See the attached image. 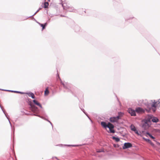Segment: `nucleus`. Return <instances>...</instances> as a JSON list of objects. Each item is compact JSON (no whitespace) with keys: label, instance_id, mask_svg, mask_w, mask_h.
Segmentation results:
<instances>
[{"label":"nucleus","instance_id":"obj_1","mask_svg":"<svg viewBox=\"0 0 160 160\" xmlns=\"http://www.w3.org/2000/svg\"><path fill=\"white\" fill-rule=\"evenodd\" d=\"M101 125L103 127L106 129L107 128H108L110 132L113 133L115 132V131L113 129L114 126L110 123L108 122L107 124L106 122H101Z\"/></svg>","mask_w":160,"mask_h":160},{"label":"nucleus","instance_id":"obj_2","mask_svg":"<svg viewBox=\"0 0 160 160\" xmlns=\"http://www.w3.org/2000/svg\"><path fill=\"white\" fill-rule=\"evenodd\" d=\"M152 117V116H149V118H147V119L142 121V127L144 129H147L151 125L150 119Z\"/></svg>","mask_w":160,"mask_h":160},{"label":"nucleus","instance_id":"obj_3","mask_svg":"<svg viewBox=\"0 0 160 160\" xmlns=\"http://www.w3.org/2000/svg\"><path fill=\"white\" fill-rule=\"evenodd\" d=\"M149 116H152V118L150 119V122L152 121L154 122H158V119L156 117H153L152 115H148V116L147 118H149Z\"/></svg>","mask_w":160,"mask_h":160},{"label":"nucleus","instance_id":"obj_4","mask_svg":"<svg viewBox=\"0 0 160 160\" xmlns=\"http://www.w3.org/2000/svg\"><path fill=\"white\" fill-rule=\"evenodd\" d=\"M119 119V117H112L110 118V121L111 122H117Z\"/></svg>","mask_w":160,"mask_h":160},{"label":"nucleus","instance_id":"obj_5","mask_svg":"<svg viewBox=\"0 0 160 160\" xmlns=\"http://www.w3.org/2000/svg\"><path fill=\"white\" fill-rule=\"evenodd\" d=\"M132 146V144L130 143H125L122 148L123 149H125L131 147Z\"/></svg>","mask_w":160,"mask_h":160},{"label":"nucleus","instance_id":"obj_6","mask_svg":"<svg viewBox=\"0 0 160 160\" xmlns=\"http://www.w3.org/2000/svg\"><path fill=\"white\" fill-rule=\"evenodd\" d=\"M128 112L132 116H135L136 115L135 111L131 108L128 109Z\"/></svg>","mask_w":160,"mask_h":160},{"label":"nucleus","instance_id":"obj_7","mask_svg":"<svg viewBox=\"0 0 160 160\" xmlns=\"http://www.w3.org/2000/svg\"><path fill=\"white\" fill-rule=\"evenodd\" d=\"M130 128L131 130L135 132L138 135V131L137 130L136 128L134 126V125L133 124L131 125L130 126Z\"/></svg>","mask_w":160,"mask_h":160},{"label":"nucleus","instance_id":"obj_8","mask_svg":"<svg viewBox=\"0 0 160 160\" xmlns=\"http://www.w3.org/2000/svg\"><path fill=\"white\" fill-rule=\"evenodd\" d=\"M136 112L137 113H141L143 112L144 111L143 109L140 108H138L136 109Z\"/></svg>","mask_w":160,"mask_h":160},{"label":"nucleus","instance_id":"obj_9","mask_svg":"<svg viewBox=\"0 0 160 160\" xmlns=\"http://www.w3.org/2000/svg\"><path fill=\"white\" fill-rule=\"evenodd\" d=\"M156 104L157 102H154L152 105V107L154 108H152V110L153 112H155L156 111V108L157 106Z\"/></svg>","mask_w":160,"mask_h":160},{"label":"nucleus","instance_id":"obj_10","mask_svg":"<svg viewBox=\"0 0 160 160\" xmlns=\"http://www.w3.org/2000/svg\"><path fill=\"white\" fill-rule=\"evenodd\" d=\"M25 94H27L29 97H31L32 98H35L34 94L31 92L25 93Z\"/></svg>","mask_w":160,"mask_h":160},{"label":"nucleus","instance_id":"obj_11","mask_svg":"<svg viewBox=\"0 0 160 160\" xmlns=\"http://www.w3.org/2000/svg\"><path fill=\"white\" fill-rule=\"evenodd\" d=\"M48 87H47L46 88L45 90L44 91V95L45 96H47L48 95L49 93V91L48 90Z\"/></svg>","mask_w":160,"mask_h":160},{"label":"nucleus","instance_id":"obj_12","mask_svg":"<svg viewBox=\"0 0 160 160\" xmlns=\"http://www.w3.org/2000/svg\"><path fill=\"white\" fill-rule=\"evenodd\" d=\"M33 102L36 105H37L38 106H39L40 108H42V106L37 101L34 100H33Z\"/></svg>","mask_w":160,"mask_h":160},{"label":"nucleus","instance_id":"obj_13","mask_svg":"<svg viewBox=\"0 0 160 160\" xmlns=\"http://www.w3.org/2000/svg\"><path fill=\"white\" fill-rule=\"evenodd\" d=\"M38 23L41 27H42V30H43L45 28V26L47 25V24L46 23H45L44 25L42 24H41L39 22Z\"/></svg>","mask_w":160,"mask_h":160},{"label":"nucleus","instance_id":"obj_14","mask_svg":"<svg viewBox=\"0 0 160 160\" xmlns=\"http://www.w3.org/2000/svg\"><path fill=\"white\" fill-rule=\"evenodd\" d=\"M48 3L47 2H45L44 4V8H47L48 6Z\"/></svg>","mask_w":160,"mask_h":160},{"label":"nucleus","instance_id":"obj_15","mask_svg":"<svg viewBox=\"0 0 160 160\" xmlns=\"http://www.w3.org/2000/svg\"><path fill=\"white\" fill-rule=\"evenodd\" d=\"M112 139L113 140H115V141L117 142H118L120 141V139L116 137H113Z\"/></svg>","mask_w":160,"mask_h":160},{"label":"nucleus","instance_id":"obj_16","mask_svg":"<svg viewBox=\"0 0 160 160\" xmlns=\"http://www.w3.org/2000/svg\"><path fill=\"white\" fill-rule=\"evenodd\" d=\"M123 115V113L121 112H118V115L117 117H119V119L120 118V117H122Z\"/></svg>","mask_w":160,"mask_h":160},{"label":"nucleus","instance_id":"obj_17","mask_svg":"<svg viewBox=\"0 0 160 160\" xmlns=\"http://www.w3.org/2000/svg\"><path fill=\"white\" fill-rule=\"evenodd\" d=\"M146 134L147 135H148L149 136L152 138V139L155 138L153 136H152L148 132H147L146 133Z\"/></svg>","mask_w":160,"mask_h":160},{"label":"nucleus","instance_id":"obj_18","mask_svg":"<svg viewBox=\"0 0 160 160\" xmlns=\"http://www.w3.org/2000/svg\"><path fill=\"white\" fill-rule=\"evenodd\" d=\"M143 138V139H144L147 142H151V141L149 139H145L144 138Z\"/></svg>","mask_w":160,"mask_h":160},{"label":"nucleus","instance_id":"obj_19","mask_svg":"<svg viewBox=\"0 0 160 160\" xmlns=\"http://www.w3.org/2000/svg\"><path fill=\"white\" fill-rule=\"evenodd\" d=\"M103 151V150H98L97 151V152H102Z\"/></svg>","mask_w":160,"mask_h":160},{"label":"nucleus","instance_id":"obj_20","mask_svg":"<svg viewBox=\"0 0 160 160\" xmlns=\"http://www.w3.org/2000/svg\"><path fill=\"white\" fill-rule=\"evenodd\" d=\"M155 132H158L160 133V130L159 129H155Z\"/></svg>","mask_w":160,"mask_h":160},{"label":"nucleus","instance_id":"obj_21","mask_svg":"<svg viewBox=\"0 0 160 160\" xmlns=\"http://www.w3.org/2000/svg\"><path fill=\"white\" fill-rule=\"evenodd\" d=\"M114 147L115 148L118 147V145L114 144Z\"/></svg>","mask_w":160,"mask_h":160},{"label":"nucleus","instance_id":"obj_22","mask_svg":"<svg viewBox=\"0 0 160 160\" xmlns=\"http://www.w3.org/2000/svg\"><path fill=\"white\" fill-rule=\"evenodd\" d=\"M16 92L18 93H21V94H24L25 93L24 92H18V91Z\"/></svg>","mask_w":160,"mask_h":160},{"label":"nucleus","instance_id":"obj_23","mask_svg":"<svg viewBox=\"0 0 160 160\" xmlns=\"http://www.w3.org/2000/svg\"><path fill=\"white\" fill-rule=\"evenodd\" d=\"M40 9V8L38 10H37L35 13L34 14V15H35V14H36L38 12V11Z\"/></svg>","mask_w":160,"mask_h":160},{"label":"nucleus","instance_id":"obj_24","mask_svg":"<svg viewBox=\"0 0 160 160\" xmlns=\"http://www.w3.org/2000/svg\"><path fill=\"white\" fill-rule=\"evenodd\" d=\"M31 107V108H32V109L33 108H34L35 107V106L34 105H30Z\"/></svg>","mask_w":160,"mask_h":160},{"label":"nucleus","instance_id":"obj_25","mask_svg":"<svg viewBox=\"0 0 160 160\" xmlns=\"http://www.w3.org/2000/svg\"><path fill=\"white\" fill-rule=\"evenodd\" d=\"M68 146H73V147H74V146H75V145H68Z\"/></svg>","mask_w":160,"mask_h":160},{"label":"nucleus","instance_id":"obj_26","mask_svg":"<svg viewBox=\"0 0 160 160\" xmlns=\"http://www.w3.org/2000/svg\"><path fill=\"white\" fill-rule=\"evenodd\" d=\"M158 102H159V103L160 102V99L158 100Z\"/></svg>","mask_w":160,"mask_h":160},{"label":"nucleus","instance_id":"obj_27","mask_svg":"<svg viewBox=\"0 0 160 160\" xmlns=\"http://www.w3.org/2000/svg\"><path fill=\"white\" fill-rule=\"evenodd\" d=\"M48 1H49L50 0H48Z\"/></svg>","mask_w":160,"mask_h":160}]
</instances>
